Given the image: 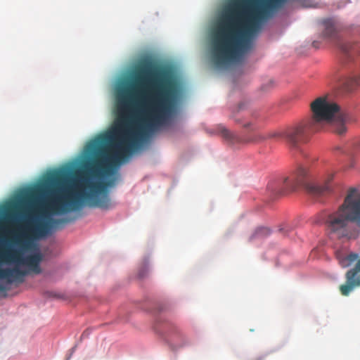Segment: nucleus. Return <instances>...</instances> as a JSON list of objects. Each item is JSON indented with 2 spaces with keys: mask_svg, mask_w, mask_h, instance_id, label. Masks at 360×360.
Segmentation results:
<instances>
[{
  "mask_svg": "<svg viewBox=\"0 0 360 360\" xmlns=\"http://www.w3.org/2000/svg\"><path fill=\"white\" fill-rule=\"evenodd\" d=\"M179 89L167 71H152V64H141L131 80L116 93V120L110 149L98 148L94 157L85 162L84 170L70 184L67 168L54 170L44 179V188L32 190L27 197L46 193V208L52 214L76 210L85 200L90 207L108 209L107 188L114 180L92 181L109 176L114 169L134 152L148 132L162 124L174 112Z\"/></svg>",
  "mask_w": 360,
  "mask_h": 360,
  "instance_id": "nucleus-1",
  "label": "nucleus"
},
{
  "mask_svg": "<svg viewBox=\"0 0 360 360\" xmlns=\"http://www.w3.org/2000/svg\"><path fill=\"white\" fill-rule=\"evenodd\" d=\"M326 224L330 233L338 238H352L356 234L353 225L360 228V193L351 188L338 209L328 215ZM357 261L354 266L345 274L346 282L339 288L343 296H348L355 288L360 286V258L356 253H350L340 259L345 268Z\"/></svg>",
  "mask_w": 360,
  "mask_h": 360,
  "instance_id": "nucleus-2",
  "label": "nucleus"
},
{
  "mask_svg": "<svg viewBox=\"0 0 360 360\" xmlns=\"http://www.w3.org/2000/svg\"><path fill=\"white\" fill-rule=\"evenodd\" d=\"M46 221H27L23 230L15 237V244L20 249H11L1 255V258L6 262H15L25 264L35 274H40L41 270L39 263L41 261V255L39 252L34 253L26 257H22V251L30 249L34 240H39L47 236L53 229H61L65 224L72 222L75 217H66L63 219H53L45 217Z\"/></svg>",
  "mask_w": 360,
  "mask_h": 360,
  "instance_id": "nucleus-3",
  "label": "nucleus"
},
{
  "mask_svg": "<svg viewBox=\"0 0 360 360\" xmlns=\"http://www.w3.org/2000/svg\"><path fill=\"white\" fill-rule=\"evenodd\" d=\"M312 115L307 120L318 131L326 124L330 123L332 131L343 135L347 131L346 124L352 121L351 115L340 110V106L329 102L326 97H319L310 105Z\"/></svg>",
  "mask_w": 360,
  "mask_h": 360,
  "instance_id": "nucleus-4",
  "label": "nucleus"
},
{
  "mask_svg": "<svg viewBox=\"0 0 360 360\" xmlns=\"http://www.w3.org/2000/svg\"><path fill=\"white\" fill-rule=\"evenodd\" d=\"M333 176L332 173L328 174L324 179L323 184H315L311 182L307 170L300 166L290 178L285 179L284 184L291 191L303 188L309 194L320 196L331 191Z\"/></svg>",
  "mask_w": 360,
  "mask_h": 360,
  "instance_id": "nucleus-5",
  "label": "nucleus"
},
{
  "mask_svg": "<svg viewBox=\"0 0 360 360\" xmlns=\"http://www.w3.org/2000/svg\"><path fill=\"white\" fill-rule=\"evenodd\" d=\"M312 124L307 120L292 125L285 129V140L292 149L299 153L304 158L307 157V153L304 149L300 146V143H305L311 133L318 131L312 127Z\"/></svg>",
  "mask_w": 360,
  "mask_h": 360,
  "instance_id": "nucleus-6",
  "label": "nucleus"
},
{
  "mask_svg": "<svg viewBox=\"0 0 360 360\" xmlns=\"http://www.w3.org/2000/svg\"><path fill=\"white\" fill-rule=\"evenodd\" d=\"M324 37L333 42L341 51L344 54L345 60H352L354 56L358 51L357 45L342 39L330 20L324 21Z\"/></svg>",
  "mask_w": 360,
  "mask_h": 360,
  "instance_id": "nucleus-7",
  "label": "nucleus"
},
{
  "mask_svg": "<svg viewBox=\"0 0 360 360\" xmlns=\"http://www.w3.org/2000/svg\"><path fill=\"white\" fill-rule=\"evenodd\" d=\"M26 275V271L20 269L18 267L12 269H0V278L8 279L9 283L16 281L18 282H22L24 281V276ZM5 290V288L0 284V291Z\"/></svg>",
  "mask_w": 360,
  "mask_h": 360,
  "instance_id": "nucleus-8",
  "label": "nucleus"
},
{
  "mask_svg": "<svg viewBox=\"0 0 360 360\" xmlns=\"http://www.w3.org/2000/svg\"><path fill=\"white\" fill-rule=\"evenodd\" d=\"M218 129L220 131L222 136L227 139L228 141L233 142L237 139L236 135L231 132L229 129H227L224 126L219 125L218 127Z\"/></svg>",
  "mask_w": 360,
  "mask_h": 360,
  "instance_id": "nucleus-9",
  "label": "nucleus"
},
{
  "mask_svg": "<svg viewBox=\"0 0 360 360\" xmlns=\"http://www.w3.org/2000/svg\"><path fill=\"white\" fill-rule=\"evenodd\" d=\"M269 139L267 132H261L254 134L252 137L249 138L248 142L261 143Z\"/></svg>",
  "mask_w": 360,
  "mask_h": 360,
  "instance_id": "nucleus-10",
  "label": "nucleus"
},
{
  "mask_svg": "<svg viewBox=\"0 0 360 360\" xmlns=\"http://www.w3.org/2000/svg\"><path fill=\"white\" fill-rule=\"evenodd\" d=\"M267 136L269 137V139H285V129L267 131Z\"/></svg>",
  "mask_w": 360,
  "mask_h": 360,
  "instance_id": "nucleus-11",
  "label": "nucleus"
},
{
  "mask_svg": "<svg viewBox=\"0 0 360 360\" xmlns=\"http://www.w3.org/2000/svg\"><path fill=\"white\" fill-rule=\"evenodd\" d=\"M270 230L269 229L266 227H260L258 228L254 234L252 236V238H263L269 236L270 234Z\"/></svg>",
  "mask_w": 360,
  "mask_h": 360,
  "instance_id": "nucleus-12",
  "label": "nucleus"
},
{
  "mask_svg": "<svg viewBox=\"0 0 360 360\" xmlns=\"http://www.w3.org/2000/svg\"><path fill=\"white\" fill-rule=\"evenodd\" d=\"M243 127L246 129H250L251 130H255V124L252 122H246L243 124Z\"/></svg>",
  "mask_w": 360,
  "mask_h": 360,
  "instance_id": "nucleus-13",
  "label": "nucleus"
},
{
  "mask_svg": "<svg viewBox=\"0 0 360 360\" xmlns=\"http://www.w3.org/2000/svg\"><path fill=\"white\" fill-rule=\"evenodd\" d=\"M178 336H181V333L179 331L172 335V338H171L172 340L175 341L176 340V338H178Z\"/></svg>",
  "mask_w": 360,
  "mask_h": 360,
  "instance_id": "nucleus-14",
  "label": "nucleus"
},
{
  "mask_svg": "<svg viewBox=\"0 0 360 360\" xmlns=\"http://www.w3.org/2000/svg\"><path fill=\"white\" fill-rule=\"evenodd\" d=\"M90 147H91V148H94V147H95V144H94V143H91V144L90 145Z\"/></svg>",
  "mask_w": 360,
  "mask_h": 360,
  "instance_id": "nucleus-15",
  "label": "nucleus"
},
{
  "mask_svg": "<svg viewBox=\"0 0 360 360\" xmlns=\"http://www.w3.org/2000/svg\"><path fill=\"white\" fill-rule=\"evenodd\" d=\"M139 276H140V277H143V275H142V274H139Z\"/></svg>",
  "mask_w": 360,
  "mask_h": 360,
  "instance_id": "nucleus-16",
  "label": "nucleus"
}]
</instances>
